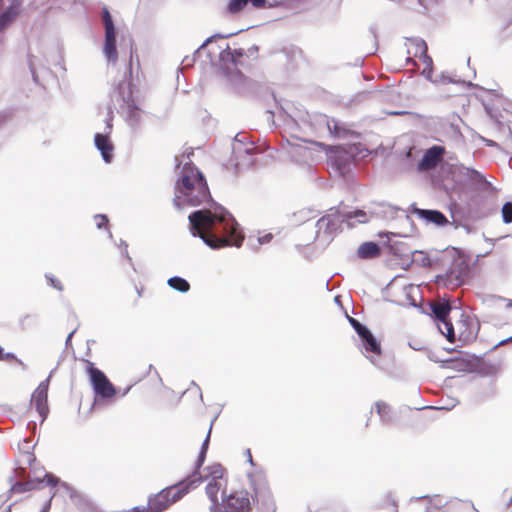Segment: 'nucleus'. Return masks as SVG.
Instances as JSON below:
<instances>
[{
    "label": "nucleus",
    "instance_id": "dca6fc26",
    "mask_svg": "<svg viewBox=\"0 0 512 512\" xmlns=\"http://www.w3.org/2000/svg\"><path fill=\"white\" fill-rule=\"evenodd\" d=\"M409 213L416 215L426 226L432 225L436 228H444L452 225L448 217L440 210L419 208L416 203L410 204Z\"/></svg>",
    "mask_w": 512,
    "mask_h": 512
},
{
    "label": "nucleus",
    "instance_id": "f8f14e48",
    "mask_svg": "<svg viewBox=\"0 0 512 512\" xmlns=\"http://www.w3.org/2000/svg\"><path fill=\"white\" fill-rule=\"evenodd\" d=\"M236 143L244 146L243 149L233 146V153L236 156L235 168L237 170L249 169L255 164L253 154L255 152L254 143L246 133H238L234 138Z\"/></svg>",
    "mask_w": 512,
    "mask_h": 512
},
{
    "label": "nucleus",
    "instance_id": "f704fd0d",
    "mask_svg": "<svg viewBox=\"0 0 512 512\" xmlns=\"http://www.w3.org/2000/svg\"><path fill=\"white\" fill-rule=\"evenodd\" d=\"M411 500H415V501L427 500L428 505L424 509V512H430V510L432 508L436 509V510H440L448 504V501H446L445 503L441 502V497L439 494H434V495L425 494V495H421V496H417V497H412Z\"/></svg>",
    "mask_w": 512,
    "mask_h": 512
},
{
    "label": "nucleus",
    "instance_id": "2eb2a0df",
    "mask_svg": "<svg viewBox=\"0 0 512 512\" xmlns=\"http://www.w3.org/2000/svg\"><path fill=\"white\" fill-rule=\"evenodd\" d=\"M363 355L373 364L377 369L384 371L385 368L381 363L380 356L382 354V347L380 341L368 328L367 331L358 336Z\"/></svg>",
    "mask_w": 512,
    "mask_h": 512
},
{
    "label": "nucleus",
    "instance_id": "6e6d98bb",
    "mask_svg": "<svg viewBox=\"0 0 512 512\" xmlns=\"http://www.w3.org/2000/svg\"><path fill=\"white\" fill-rule=\"evenodd\" d=\"M422 75L429 81L434 83L433 78V67H425L422 71Z\"/></svg>",
    "mask_w": 512,
    "mask_h": 512
},
{
    "label": "nucleus",
    "instance_id": "6ab92c4d",
    "mask_svg": "<svg viewBox=\"0 0 512 512\" xmlns=\"http://www.w3.org/2000/svg\"><path fill=\"white\" fill-rule=\"evenodd\" d=\"M479 331V323L475 322L472 318L462 313L459 322V336L458 340L462 345L472 342L476 339Z\"/></svg>",
    "mask_w": 512,
    "mask_h": 512
},
{
    "label": "nucleus",
    "instance_id": "ddd939ff",
    "mask_svg": "<svg viewBox=\"0 0 512 512\" xmlns=\"http://www.w3.org/2000/svg\"><path fill=\"white\" fill-rule=\"evenodd\" d=\"M251 502L246 490L235 491L230 494L226 489L222 491V500L218 512H250Z\"/></svg>",
    "mask_w": 512,
    "mask_h": 512
},
{
    "label": "nucleus",
    "instance_id": "2f4dec72",
    "mask_svg": "<svg viewBox=\"0 0 512 512\" xmlns=\"http://www.w3.org/2000/svg\"><path fill=\"white\" fill-rule=\"evenodd\" d=\"M249 0H230L227 6V11L231 14L242 11ZM251 4L255 8H263L266 6L267 0H250Z\"/></svg>",
    "mask_w": 512,
    "mask_h": 512
},
{
    "label": "nucleus",
    "instance_id": "412c9836",
    "mask_svg": "<svg viewBox=\"0 0 512 512\" xmlns=\"http://www.w3.org/2000/svg\"><path fill=\"white\" fill-rule=\"evenodd\" d=\"M15 477L16 475H11L9 477V482L11 483L9 490L10 493H23L34 489H41L44 486H47L45 475L43 477L36 476L24 482L14 480Z\"/></svg>",
    "mask_w": 512,
    "mask_h": 512
},
{
    "label": "nucleus",
    "instance_id": "774afa93",
    "mask_svg": "<svg viewBox=\"0 0 512 512\" xmlns=\"http://www.w3.org/2000/svg\"><path fill=\"white\" fill-rule=\"evenodd\" d=\"M36 427H37V424H36L35 421H29L27 423V429L30 430V431H35Z\"/></svg>",
    "mask_w": 512,
    "mask_h": 512
},
{
    "label": "nucleus",
    "instance_id": "a211bd4d",
    "mask_svg": "<svg viewBox=\"0 0 512 512\" xmlns=\"http://www.w3.org/2000/svg\"><path fill=\"white\" fill-rule=\"evenodd\" d=\"M212 425H213V421L211 422L210 428L207 432V435L202 442L200 451H199L196 461L194 463V469L192 470V472L190 474H188L185 478H183L194 488L198 487L202 482H204L208 478V477H203L200 473V470L206 460V455H207V451H208L209 443H210V435H211Z\"/></svg>",
    "mask_w": 512,
    "mask_h": 512
},
{
    "label": "nucleus",
    "instance_id": "a878e982",
    "mask_svg": "<svg viewBox=\"0 0 512 512\" xmlns=\"http://www.w3.org/2000/svg\"><path fill=\"white\" fill-rule=\"evenodd\" d=\"M30 405H34L37 413L41 417V424H43L49 415L48 394L39 393L34 390L31 395Z\"/></svg>",
    "mask_w": 512,
    "mask_h": 512
},
{
    "label": "nucleus",
    "instance_id": "052dcab7",
    "mask_svg": "<svg viewBox=\"0 0 512 512\" xmlns=\"http://www.w3.org/2000/svg\"><path fill=\"white\" fill-rule=\"evenodd\" d=\"M36 318V315H25L20 319V325L22 328H24L27 323H29L31 320H36Z\"/></svg>",
    "mask_w": 512,
    "mask_h": 512
},
{
    "label": "nucleus",
    "instance_id": "603ef678",
    "mask_svg": "<svg viewBox=\"0 0 512 512\" xmlns=\"http://www.w3.org/2000/svg\"><path fill=\"white\" fill-rule=\"evenodd\" d=\"M34 59H35V57L33 55L28 56V66H29V70L32 74L33 81L35 83H38L39 79H38V76L35 71Z\"/></svg>",
    "mask_w": 512,
    "mask_h": 512
},
{
    "label": "nucleus",
    "instance_id": "4d7b16f0",
    "mask_svg": "<svg viewBox=\"0 0 512 512\" xmlns=\"http://www.w3.org/2000/svg\"><path fill=\"white\" fill-rule=\"evenodd\" d=\"M232 53H233V58L235 60V62H238V64L240 63V59L244 56L245 52L243 49L239 48V49H233L232 50Z\"/></svg>",
    "mask_w": 512,
    "mask_h": 512
},
{
    "label": "nucleus",
    "instance_id": "3c124183",
    "mask_svg": "<svg viewBox=\"0 0 512 512\" xmlns=\"http://www.w3.org/2000/svg\"><path fill=\"white\" fill-rule=\"evenodd\" d=\"M52 373H53V370L49 373L48 377L45 380L40 382L38 387L35 389L37 392H39V393L42 392V393L48 394L49 385H50V379H51Z\"/></svg>",
    "mask_w": 512,
    "mask_h": 512
},
{
    "label": "nucleus",
    "instance_id": "4be33fe9",
    "mask_svg": "<svg viewBox=\"0 0 512 512\" xmlns=\"http://www.w3.org/2000/svg\"><path fill=\"white\" fill-rule=\"evenodd\" d=\"M429 311H426V315H429L436 325L440 324L442 321H446L449 318L450 312L453 309L450 303V297H443V301L441 303H430L428 305Z\"/></svg>",
    "mask_w": 512,
    "mask_h": 512
},
{
    "label": "nucleus",
    "instance_id": "a19ab883",
    "mask_svg": "<svg viewBox=\"0 0 512 512\" xmlns=\"http://www.w3.org/2000/svg\"><path fill=\"white\" fill-rule=\"evenodd\" d=\"M496 125L499 131L503 132L505 136V145L512 148V126L500 121L499 119L496 120Z\"/></svg>",
    "mask_w": 512,
    "mask_h": 512
},
{
    "label": "nucleus",
    "instance_id": "bf43d9fd",
    "mask_svg": "<svg viewBox=\"0 0 512 512\" xmlns=\"http://www.w3.org/2000/svg\"><path fill=\"white\" fill-rule=\"evenodd\" d=\"M441 368H448L451 369V366L453 365V357L447 358V359H441L439 362Z\"/></svg>",
    "mask_w": 512,
    "mask_h": 512
},
{
    "label": "nucleus",
    "instance_id": "680f3d73",
    "mask_svg": "<svg viewBox=\"0 0 512 512\" xmlns=\"http://www.w3.org/2000/svg\"><path fill=\"white\" fill-rule=\"evenodd\" d=\"M427 357L430 361H432L434 363H439L441 361V358L438 357V355L433 351H429L427 354Z\"/></svg>",
    "mask_w": 512,
    "mask_h": 512
},
{
    "label": "nucleus",
    "instance_id": "c756f323",
    "mask_svg": "<svg viewBox=\"0 0 512 512\" xmlns=\"http://www.w3.org/2000/svg\"><path fill=\"white\" fill-rule=\"evenodd\" d=\"M244 31V29H240L238 31H234V32H230V33H226V34H223V33H216V34H213L211 35L210 37H208L202 44L201 46L194 52L193 56L190 57V56H186L182 63L185 65V66H191L194 61H195V57L198 55L200 49L204 48L206 45H208L209 43L215 41L216 39H228L232 36H235L237 34H239L240 32Z\"/></svg>",
    "mask_w": 512,
    "mask_h": 512
},
{
    "label": "nucleus",
    "instance_id": "338daca9",
    "mask_svg": "<svg viewBox=\"0 0 512 512\" xmlns=\"http://www.w3.org/2000/svg\"><path fill=\"white\" fill-rule=\"evenodd\" d=\"M76 332V329H74L73 331H71L68 336L66 337V340H65V345L66 347L70 346L71 345V341H72V337L73 335L75 334Z\"/></svg>",
    "mask_w": 512,
    "mask_h": 512
},
{
    "label": "nucleus",
    "instance_id": "7c9ffc66",
    "mask_svg": "<svg viewBox=\"0 0 512 512\" xmlns=\"http://www.w3.org/2000/svg\"><path fill=\"white\" fill-rule=\"evenodd\" d=\"M221 489V483L215 481H209L205 487V492L208 499L211 502V506L209 508L210 512H218L220 503L218 499V493Z\"/></svg>",
    "mask_w": 512,
    "mask_h": 512
},
{
    "label": "nucleus",
    "instance_id": "9d476101",
    "mask_svg": "<svg viewBox=\"0 0 512 512\" xmlns=\"http://www.w3.org/2000/svg\"><path fill=\"white\" fill-rule=\"evenodd\" d=\"M46 485L55 488L60 485L59 491H62L69 497L72 504L75 505L76 512H93V503L81 492L72 487L69 483L61 481L59 477L53 473H45Z\"/></svg>",
    "mask_w": 512,
    "mask_h": 512
},
{
    "label": "nucleus",
    "instance_id": "c03bdc74",
    "mask_svg": "<svg viewBox=\"0 0 512 512\" xmlns=\"http://www.w3.org/2000/svg\"><path fill=\"white\" fill-rule=\"evenodd\" d=\"M502 221L505 224L512 223V202L507 201L501 208Z\"/></svg>",
    "mask_w": 512,
    "mask_h": 512
},
{
    "label": "nucleus",
    "instance_id": "ea45409f",
    "mask_svg": "<svg viewBox=\"0 0 512 512\" xmlns=\"http://www.w3.org/2000/svg\"><path fill=\"white\" fill-rule=\"evenodd\" d=\"M206 470L208 471V477L210 478V481L215 482H220L225 472V469L219 463L208 466Z\"/></svg>",
    "mask_w": 512,
    "mask_h": 512
},
{
    "label": "nucleus",
    "instance_id": "37998d69",
    "mask_svg": "<svg viewBox=\"0 0 512 512\" xmlns=\"http://www.w3.org/2000/svg\"><path fill=\"white\" fill-rule=\"evenodd\" d=\"M408 41L415 47V55L419 56L420 53H425L428 51V47L426 42L419 37L408 38Z\"/></svg>",
    "mask_w": 512,
    "mask_h": 512
},
{
    "label": "nucleus",
    "instance_id": "5fc2aeb1",
    "mask_svg": "<svg viewBox=\"0 0 512 512\" xmlns=\"http://www.w3.org/2000/svg\"><path fill=\"white\" fill-rule=\"evenodd\" d=\"M56 495V492H53L49 498L45 501L44 505L42 506L40 512H49L51 509V504L54 496Z\"/></svg>",
    "mask_w": 512,
    "mask_h": 512
},
{
    "label": "nucleus",
    "instance_id": "1a4fd4ad",
    "mask_svg": "<svg viewBox=\"0 0 512 512\" xmlns=\"http://www.w3.org/2000/svg\"><path fill=\"white\" fill-rule=\"evenodd\" d=\"M117 99H121L126 107V122L134 131L140 127L141 109L136 105L133 98L132 84L130 81L122 80L113 91Z\"/></svg>",
    "mask_w": 512,
    "mask_h": 512
},
{
    "label": "nucleus",
    "instance_id": "de8ad7c7",
    "mask_svg": "<svg viewBox=\"0 0 512 512\" xmlns=\"http://www.w3.org/2000/svg\"><path fill=\"white\" fill-rule=\"evenodd\" d=\"M112 121H113V111L109 107L108 111H107V116L105 118V128L102 133H107L108 135H110L112 128H113Z\"/></svg>",
    "mask_w": 512,
    "mask_h": 512
},
{
    "label": "nucleus",
    "instance_id": "9b49d317",
    "mask_svg": "<svg viewBox=\"0 0 512 512\" xmlns=\"http://www.w3.org/2000/svg\"><path fill=\"white\" fill-rule=\"evenodd\" d=\"M363 212L368 216V222L372 218L381 219L384 221L395 220L397 218H403L407 222H411V218L409 216V208L407 210L396 206L391 205L388 202H372L367 210L362 209Z\"/></svg>",
    "mask_w": 512,
    "mask_h": 512
},
{
    "label": "nucleus",
    "instance_id": "7ed1b4c3",
    "mask_svg": "<svg viewBox=\"0 0 512 512\" xmlns=\"http://www.w3.org/2000/svg\"><path fill=\"white\" fill-rule=\"evenodd\" d=\"M417 263L424 268H434L449 264L445 275H438L437 281H441L445 287H460L465 283L467 261L462 256V251L456 247H447L442 251H431L425 253L422 250H413L409 262L403 266L404 269Z\"/></svg>",
    "mask_w": 512,
    "mask_h": 512
},
{
    "label": "nucleus",
    "instance_id": "69168bd1",
    "mask_svg": "<svg viewBox=\"0 0 512 512\" xmlns=\"http://www.w3.org/2000/svg\"><path fill=\"white\" fill-rule=\"evenodd\" d=\"M410 305L417 308L421 313H426L425 308L422 305L418 304L414 299H411Z\"/></svg>",
    "mask_w": 512,
    "mask_h": 512
},
{
    "label": "nucleus",
    "instance_id": "8fccbe9b",
    "mask_svg": "<svg viewBox=\"0 0 512 512\" xmlns=\"http://www.w3.org/2000/svg\"><path fill=\"white\" fill-rule=\"evenodd\" d=\"M52 373H53V370L49 373L48 377L45 380L40 382L38 387L35 389L37 392H39V393L42 392V393L48 394L49 385H50V379H51Z\"/></svg>",
    "mask_w": 512,
    "mask_h": 512
},
{
    "label": "nucleus",
    "instance_id": "f03ea898",
    "mask_svg": "<svg viewBox=\"0 0 512 512\" xmlns=\"http://www.w3.org/2000/svg\"><path fill=\"white\" fill-rule=\"evenodd\" d=\"M446 148L432 145L427 148L417 163L418 173H428L432 187L442 192H498L486 177L473 168L461 163H449L444 160Z\"/></svg>",
    "mask_w": 512,
    "mask_h": 512
},
{
    "label": "nucleus",
    "instance_id": "72a5a7b5",
    "mask_svg": "<svg viewBox=\"0 0 512 512\" xmlns=\"http://www.w3.org/2000/svg\"><path fill=\"white\" fill-rule=\"evenodd\" d=\"M434 83L447 84L452 83L456 84L462 88H470L473 87L474 84L471 81H465L463 79L457 78L456 75H450L447 72H441L434 78Z\"/></svg>",
    "mask_w": 512,
    "mask_h": 512
},
{
    "label": "nucleus",
    "instance_id": "13d9d810",
    "mask_svg": "<svg viewBox=\"0 0 512 512\" xmlns=\"http://www.w3.org/2000/svg\"><path fill=\"white\" fill-rule=\"evenodd\" d=\"M273 239V235L271 233H267L261 237H258V243L260 245H264L269 243Z\"/></svg>",
    "mask_w": 512,
    "mask_h": 512
},
{
    "label": "nucleus",
    "instance_id": "09e8293b",
    "mask_svg": "<svg viewBox=\"0 0 512 512\" xmlns=\"http://www.w3.org/2000/svg\"><path fill=\"white\" fill-rule=\"evenodd\" d=\"M10 359H14L20 365L24 366V363L22 362V360L17 358L14 353H12V352H4L3 347L0 346V360H10Z\"/></svg>",
    "mask_w": 512,
    "mask_h": 512
},
{
    "label": "nucleus",
    "instance_id": "49530a36",
    "mask_svg": "<svg viewBox=\"0 0 512 512\" xmlns=\"http://www.w3.org/2000/svg\"><path fill=\"white\" fill-rule=\"evenodd\" d=\"M45 278L47 279L48 281V284L53 287L54 289L58 290V291H63L64 290V287H63V284L61 283V281L59 279H57L54 275H52L51 273H46L45 274Z\"/></svg>",
    "mask_w": 512,
    "mask_h": 512
},
{
    "label": "nucleus",
    "instance_id": "cd10ccee",
    "mask_svg": "<svg viewBox=\"0 0 512 512\" xmlns=\"http://www.w3.org/2000/svg\"><path fill=\"white\" fill-rule=\"evenodd\" d=\"M356 255L359 259H375L381 255V247L375 241H366L358 247Z\"/></svg>",
    "mask_w": 512,
    "mask_h": 512
},
{
    "label": "nucleus",
    "instance_id": "c9c22d12",
    "mask_svg": "<svg viewBox=\"0 0 512 512\" xmlns=\"http://www.w3.org/2000/svg\"><path fill=\"white\" fill-rule=\"evenodd\" d=\"M374 406L376 408V413L378 414L381 423L383 425L390 424L393 420L391 406L388 403L381 400L376 401L374 403Z\"/></svg>",
    "mask_w": 512,
    "mask_h": 512
},
{
    "label": "nucleus",
    "instance_id": "5701e85b",
    "mask_svg": "<svg viewBox=\"0 0 512 512\" xmlns=\"http://www.w3.org/2000/svg\"><path fill=\"white\" fill-rule=\"evenodd\" d=\"M94 144L100 152L105 163H111L114 158V145L107 133H96L94 136Z\"/></svg>",
    "mask_w": 512,
    "mask_h": 512
},
{
    "label": "nucleus",
    "instance_id": "58836bf2",
    "mask_svg": "<svg viewBox=\"0 0 512 512\" xmlns=\"http://www.w3.org/2000/svg\"><path fill=\"white\" fill-rule=\"evenodd\" d=\"M101 18H102L105 33H116L117 32L112 15L109 12L107 7H103L102 12H101Z\"/></svg>",
    "mask_w": 512,
    "mask_h": 512
},
{
    "label": "nucleus",
    "instance_id": "4c0bfd02",
    "mask_svg": "<svg viewBox=\"0 0 512 512\" xmlns=\"http://www.w3.org/2000/svg\"><path fill=\"white\" fill-rule=\"evenodd\" d=\"M438 330L440 333L445 336V338L450 342L454 343L456 341V333L453 326V323L451 322L450 317L446 319V321H442L440 324H438Z\"/></svg>",
    "mask_w": 512,
    "mask_h": 512
},
{
    "label": "nucleus",
    "instance_id": "b1692460",
    "mask_svg": "<svg viewBox=\"0 0 512 512\" xmlns=\"http://www.w3.org/2000/svg\"><path fill=\"white\" fill-rule=\"evenodd\" d=\"M23 0H10L9 5L0 13V33L6 30L20 14Z\"/></svg>",
    "mask_w": 512,
    "mask_h": 512
},
{
    "label": "nucleus",
    "instance_id": "e433bc0d",
    "mask_svg": "<svg viewBox=\"0 0 512 512\" xmlns=\"http://www.w3.org/2000/svg\"><path fill=\"white\" fill-rule=\"evenodd\" d=\"M167 285L171 289H173L179 293H182V294L187 293L191 288L190 283L185 278H183L181 276H177V275L170 277L167 280Z\"/></svg>",
    "mask_w": 512,
    "mask_h": 512
},
{
    "label": "nucleus",
    "instance_id": "4468645a",
    "mask_svg": "<svg viewBox=\"0 0 512 512\" xmlns=\"http://www.w3.org/2000/svg\"><path fill=\"white\" fill-rule=\"evenodd\" d=\"M251 485L254 494L251 496L258 510L262 512H275L276 506L273 496L267 487L265 479L259 477L257 480L253 479L250 475Z\"/></svg>",
    "mask_w": 512,
    "mask_h": 512
},
{
    "label": "nucleus",
    "instance_id": "6e6552de",
    "mask_svg": "<svg viewBox=\"0 0 512 512\" xmlns=\"http://www.w3.org/2000/svg\"><path fill=\"white\" fill-rule=\"evenodd\" d=\"M359 154L360 146L357 144L338 146L329 154V162L336 173L346 176L355 167Z\"/></svg>",
    "mask_w": 512,
    "mask_h": 512
},
{
    "label": "nucleus",
    "instance_id": "0e129e2a",
    "mask_svg": "<svg viewBox=\"0 0 512 512\" xmlns=\"http://www.w3.org/2000/svg\"><path fill=\"white\" fill-rule=\"evenodd\" d=\"M27 459V463L30 467H32L33 463L36 462V456L33 454V453H27L26 455Z\"/></svg>",
    "mask_w": 512,
    "mask_h": 512
},
{
    "label": "nucleus",
    "instance_id": "39448f33",
    "mask_svg": "<svg viewBox=\"0 0 512 512\" xmlns=\"http://www.w3.org/2000/svg\"><path fill=\"white\" fill-rule=\"evenodd\" d=\"M458 198H450L448 209L452 218V226L458 229L462 221L476 222L490 215L493 205L485 194H457Z\"/></svg>",
    "mask_w": 512,
    "mask_h": 512
},
{
    "label": "nucleus",
    "instance_id": "a18cd8bd",
    "mask_svg": "<svg viewBox=\"0 0 512 512\" xmlns=\"http://www.w3.org/2000/svg\"><path fill=\"white\" fill-rule=\"evenodd\" d=\"M347 319L358 336L361 335V333L367 331L368 326L360 322L358 319L351 316H347Z\"/></svg>",
    "mask_w": 512,
    "mask_h": 512
},
{
    "label": "nucleus",
    "instance_id": "0eeeda50",
    "mask_svg": "<svg viewBox=\"0 0 512 512\" xmlns=\"http://www.w3.org/2000/svg\"><path fill=\"white\" fill-rule=\"evenodd\" d=\"M174 162L177 174L175 192H210L203 173L192 162H187L181 167L182 159L179 156L174 157Z\"/></svg>",
    "mask_w": 512,
    "mask_h": 512
},
{
    "label": "nucleus",
    "instance_id": "473e14b6",
    "mask_svg": "<svg viewBox=\"0 0 512 512\" xmlns=\"http://www.w3.org/2000/svg\"><path fill=\"white\" fill-rule=\"evenodd\" d=\"M219 60L221 63L220 70L225 76H227L230 72L228 67L229 64L233 65L234 67L238 65V62H235L233 58L232 49L230 48L229 44H226V47L220 51Z\"/></svg>",
    "mask_w": 512,
    "mask_h": 512
},
{
    "label": "nucleus",
    "instance_id": "e2e57ef3",
    "mask_svg": "<svg viewBox=\"0 0 512 512\" xmlns=\"http://www.w3.org/2000/svg\"><path fill=\"white\" fill-rule=\"evenodd\" d=\"M511 341H512V335H511V336H509V337H507V338H505V339H502L501 341H499L498 343H496V344L492 347V349H491V350H495V349H497L498 347H500V346H502V345H504V344H506V343H508V342H511Z\"/></svg>",
    "mask_w": 512,
    "mask_h": 512
},
{
    "label": "nucleus",
    "instance_id": "f257e3e1",
    "mask_svg": "<svg viewBox=\"0 0 512 512\" xmlns=\"http://www.w3.org/2000/svg\"><path fill=\"white\" fill-rule=\"evenodd\" d=\"M206 203L188 216L189 232L212 250L242 246L245 235L235 217L212 198V194H175L174 207L183 210Z\"/></svg>",
    "mask_w": 512,
    "mask_h": 512
},
{
    "label": "nucleus",
    "instance_id": "f3484780",
    "mask_svg": "<svg viewBox=\"0 0 512 512\" xmlns=\"http://www.w3.org/2000/svg\"><path fill=\"white\" fill-rule=\"evenodd\" d=\"M377 235L380 238H386L383 242V246L388 249L390 254L395 257H399L403 261V266L409 262L413 251L410 250L408 244L403 241H392L391 239L392 237H404L405 235L390 231H380Z\"/></svg>",
    "mask_w": 512,
    "mask_h": 512
},
{
    "label": "nucleus",
    "instance_id": "20e7f679",
    "mask_svg": "<svg viewBox=\"0 0 512 512\" xmlns=\"http://www.w3.org/2000/svg\"><path fill=\"white\" fill-rule=\"evenodd\" d=\"M331 213L322 216L316 222L315 241L322 247H327L342 231V225L354 228L357 224L368 223V216L362 209L355 208L349 211H339L330 209Z\"/></svg>",
    "mask_w": 512,
    "mask_h": 512
},
{
    "label": "nucleus",
    "instance_id": "864d4df0",
    "mask_svg": "<svg viewBox=\"0 0 512 512\" xmlns=\"http://www.w3.org/2000/svg\"><path fill=\"white\" fill-rule=\"evenodd\" d=\"M419 57L422 59V62L425 64V67H433V60L428 55V51L425 53H420Z\"/></svg>",
    "mask_w": 512,
    "mask_h": 512
},
{
    "label": "nucleus",
    "instance_id": "aec40b11",
    "mask_svg": "<svg viewBox=\"0 0 512 512\" xmlns=\"http://www.w3.org/2000/svg\"><path fill=\"white\" fill-rule=\"evenodd\" d=\"M315 120L319 125L326 126L329 133L336 138H345L353 134V131L350 130L345 123L334 118H329L326 115H319Z\"/></svg>",
    "mask_w": 512,
    "mask_h": 512
},
{
    "label": "nucleus",
    "instance_id": "79ce46f5",
    "mask_svg": "<svg viewBox=\"0 0 512 512\" xmlns=\"http://www.w3.org/2000/svg\"><path fill=\"white\" fill-rule=\"evenodd\" d=\"M94 220L96 223V227L101 230L105 229L108 232L109 238L112 239L113 235L109 229V218L106 214H96L94 215Z\"/></svg>",
    "mask_w": 512,
    "mask_h": 512
},
{
    "label": "nucleus",
    "instance_id": "393cba45",
    "mask_svg": "<svg viewBox=\"0 0 512 512\" xmlns=\"http://www.w3.org/2000/svg\"><path fill=\"white\" fill-rule=\"evenodd\" d=\"M471 357L474 361L472 372L477 373L481 377L495 376L500 370V365L497 363L486 361L481 356L475 354H472Z\"/></svg>",
    "mask_w": 512,
    "mask_h": 512
},
{
    "label": "nucleus",
    "instance_id": "c85d7f7f",
    "mask_svg": "<svg viewBox=\"0 0 512 512\" xmlns=\"http://www.w3.org/2000/svg\"><path fill=\"white\" fill-rule=\"evenodd\" d=\"M459 355L453 357V365L451 369L457 372H468L471 373L473 371V358L468 353L463 355V351H458Z\"/></svg>",
    "mask_w": 512,
    "mask_h": 512
},
{
    "label": "nucleus",
    "instance_id": "bb28decb",
    "mask_svg": "<svg viewBox=\"0 0 512 512\" xmlns=\"http://www.w3.org/2000/svg\"><path fill=\"white\" fill-rule=\"evenodd\" d=\"M103 54L108 62L114 63L117 61V32L104 34Z\"/></svg>",
    "mask_w": 512,
    "mask_h": 512
},
{
    "label": "nucleus",
    "instance_id": "423d86ee",
    "mask_svg": "<svg viewBox=\"0 0 512 512\" xmlns=\"http://www.w3.org/2000/svg\"><path fill=\"white\" fill-rule=\"evenodd\" d=\"M86 374L94 394L92 408L114 402L120 389L109 380L101 369L96 367L94 362L86 360Z\"/></svg>",
    "mask_w": 512,
    "mask_h": 512
}]
</instances>
